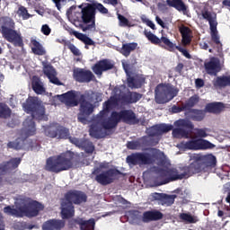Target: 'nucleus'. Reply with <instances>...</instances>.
I'll return each instance as SVG.
<instances>
[{
  "instance_id": "nucleus-1",
  "label": "nucleus",
  "mask_w": 230,
  "mask_h": 230,
  "mask_svg": "<svg viewBox=\"0 0 230 230\" xmlns=\"http://www.w3.org/2000/svg\"><path fill=\"white\" fill-rule=\"evenodd\" d=\"M115 94L106 102L103 105V110L99 113L96 119V123L92 124L90 128V136L92 137H102L109 128H114L119 121H125L126 123H134L136 121V114L132 111H125L120 113L113 112L109 118V112L112 109H116L119 103H123L125 99L119 88L114 89Z\"/></svg>"
},
{
  "instance_id": "nucleus-2",
  "label": "nucleus",
  "mask_w": 230,
  "mask_h": 230,
  "mask_svg": "<svg viewBox=\"0 0 230 230\" xmlns=\"http://www.w3.org/2000/svg\"><path fill=\"white\" fill-rule=\"evenodd\" d=\"M22 107L25 112L31 114V117L23 122V128L21 133L22 139H26L30 136H35V132H37L33 118L36 119H47V117L45 115L44 105H42V102L37 97H29Z\"/></svg>"
},
{
  "instance_id": "nucleus-3",
  "label": "nucleus",
  "mask_w": 230,
  "mask_h": 230,
  "mask_svg": "<svg viewBox=\"0 0 230 230\" xmlns=\"http://www.w3.org/2000/svg\"><path fill=\"white\" fill-rule=\"evenodd\" d=\"M42 209V204L32 201L30 198L19 196L15 199L14 207H5L4 212L13 217H37Z\"/></svg>"
},
{
  "instance_id": "nucleus-4",
  "label": "nucleus",
  "mask_w": 230,
  "mask_h": 230,
  "mask_svg": "<svg viewBox=\"0 0 230 230\" xmlns=\"http://www.w3.org/2000/svg\"><path fill=\"white\" fill-rule=\"evenodd\" d=\"M86 200L87 197L82 191H69L66 196V199L61 204L62 218H71V217H74L75 209L73 208V204H82V202Z\"/></svg>"
},
{
  "instance_id": "nucleus-5",
  "label": "nucleus",
  "mask_w": 230,
  "mask_h": 230,
  "mask_svg": "<svg viewBox=\"0 0 230 230\" xmlns=\"http://www.w3.org/2000/svg\"><path fill=\"white\" fill-rule=\"evenodd\" d=\"M102 102V94L97 93H89L84 95V99L80 104V113L78 119L81 123H87V116L93 114L96 103Z\"/></svg>"
},
{
  "instance_id": "nucleus-6",
  "label": "nucleus",
  "mask_w": 230,
  "mask_h": 230,
  "mask_svg": "<svg viewBox=\"0 0 230 230\" xmlns=\"http://www.w3.org/2000/svg\"><path fill=\"white\" fill-rule=\"evenodd\" d=\"M73 166L71 161V154L66 153L58 156H53L47 160L46 170L49 172H63L64 170H69Z\"/></svg>"
},
{
  "instance_id": "nucleus-7",
  "label": "nucleus",
  "mask_w": 230,
  "mask_h": 230,
  "mask_svg": "<svg viewBox=\"0 0 230 230\" xmlns=\"http://www.w3.org/2000/svg\"><path fill=\"white\" fill-rule=\"evenodd\" d=\"M107 168H109V163H101L94 168L93 175H96L95 181H97L99 184H111V182L114 181L116 171L112 169L105 171Z\"/></svg>"
},
{
  "instance_id": "nucleus-8",
  "label": "nucleus",
  "mask_w": 230,
  "mask_h": 230,
  "mask_svg": "<svg viewBox=\"0 0 230 230\" xmlns=\"http://www.w3.org/2000/svg\"><path fill=\"white\" fill-rule=\"evenodd\" d=\"M155 93L156 103H168L177 96L179 91L170 84H158Z\"/></svg>"
},
{
  "instance_id": "nucleus-9",
  "label": "nucleus",
  "mask_w": 230,
  "mask_h": 230,
  "mask_svg": "<svg viewBox=\"0 0 230 230\" xmlns=\"http://www.w3.org/2000/svg\"><path fill=\"white\" fill-rule=\"evenodd\" d=\"M217 164V158L213 155H207L201 160H195L189 167V173H199V172H208L211 166Z\"/></svg>"
},
{
  "instance_id": "nucleus-10",
  "label": "nucleus",
  "mask_w": 230,
  "mask_h": 230,
  "mask_svg": "<svg viewBox=\"0 0 230 230\" xmlns=\"http://www.w3.org/2000/svg\"><path fill=\"white\" fill-rule=\"evenodd\" d=\"M81 18L84 24L88 25H80V28L83 31H94L96 30L95 19V10L93 5L88 4L86 7H84L81 11Z\"/></svg>"
},
{
  "instance_id": "nucleus-11",
  "label": "nucleus",
  "mask_w": 230,
  "mask_h": 230,
  "mask_svg": "<svg viewBox=\"0 0 230 230\" xmlns=\"http://www.w3.org/2000/svg\"><path fill=\"white\" fill-rule=\"evenodd\" d=\"M178 147L181 150H208L215 148V145L206 139L193 137L189 142H181Z\"/></svg>"
},
{
  "instance_id": "nucleus-12",
  "label": "nucleus",
  "mask_w": 230,
  "mask_h": 230,
  "mask_svg": "<svg viewBox=\"0 0 230 230\" xmlns=\"http://www.w3.org/2000/svg\"><path fill=\"white\" fill-rule=\"evenodd\" d=\"M7 22L9 23H6L5 25L2 26V33L4 39H6L8 42H11L14 46H20V44H22V42L21 34L16 31L10 29L13 28V26H15V23L10 18L7 19Z\"/></svg>"
},
{
  "instance_id": "nucleus-13",
  "label": "nucleus",
  "mask_w": 230,
  "mask_h": 230,
  "mask_svg": "<svg viewBox=\"0 0 230 230\" xmlns=\"http://www.w3.org/2000/svg\"><path fill=\"white\" fill-rule=\"evenodd\" d=\"M44 132L48 137H56V139H67L69 137V129L59 124H51L46 127Z\"/></svg>"
},
{
  "instance_id": "nucleus-14",
  "label": "nucleus",
  "mask_w": 230,
  "mask_h": 230,
  "mask_svg": "<svg viewBox=\"0 0 230 230\" xmlns=\"http://www.w3.org/2000/svg\"><path fill=\"white\" fill-rule=\"evenodd\" d=\"M174 125L178 128L172 130V136L177 138L188 137V131L193 128V124L188 119H180Z\"/></svg>"
},
{
  "instance_id": "nucleus-15",
  "label": "nucleus",
  "mask_w": 230,
  "mask_h": 230,
  "mask_svg": "<svg viewBox=\"0 0 230 230\" xmlns=\"http://www.w3.org/2000/svg\"><path fill=\"white\" fill-rule=\"evenodd\" d=\"M58 98L68 107H76L78 102H80V98H82V94L78 92L70 91L61 95H58Z\"/></svg>"
},
{
  "instance_id": "nucleus-16",
  "label": "nucleus",
  "mask_w": 230,
  "mask_h": 230,
  "mask_svg": "<svg viewBox=\"0 0 230 230\" xmlns=\"http://www.w3.org/2000/svg\"><path fill=\"white\" fill-rule=\"evenodd\" d=\"M127 163L129 166H135V164H148L151 161L148 155L133 154L127 157Z\"/></svg>"
},
{
  "instance_id": "nucleus-17",
  "label": "nucleus",
  "mask_w": 230,
  "mask_h": 230,
  "mask_svg": "<svg viewBox=\"0 0 230 230\" xmlns=\"http://www.w3.org/2000/svg\"><path fill=\"white\" fill-rule=\"evenodd\" d=\"M123 68L125 70V73L128 76V87H131L132 89H137L141 87L142 84H145V78L144 77H131L130 74L128 73V66L125 65V62H122Z\"/></svg>"
},
{
  "instance_id": "nucleus-18",
  "label": "nucleus",
  "mask_w": 230,
  "mask_h": 230,
  "mask_svg": "<svg viewBox=\"0 0 230 230\" xmlns=\"http://www.w3.org/2000/svg\"><path fill=\"white\" fill-rule=\"evenodd\" d=\"M74 78L77 82L88 83L94 78L92 71L77 68L74 70Z\"/></svg>"
},
{
  "instance_id": "nucleus-19",
  "label": "nucleus",
  "mask_w": 230,
  "mask_h": 230,
  "mask_svg": "<svg viewBox=\"0 0 230 230\" xmlns=\"http://www.w3.org/2000/svg\"><path fill=\"white\" fill-rule=\"evenodd\" d=\"M205 69L208 75H217L222 71V63L219 58H212L209 62L205 63Z\"/></svg>"
},
{
  "instance_id": "nucleus-20",
  "label": "nucleus",
  "mask_w": 230,
  "mask_h": 230,
  "mask_svg": "<svg viewBox=\"0 0 230 230\" xmlns=\"http://www.w3.org/2000/svg\"><path fill=\"white\" fill-rule=\"evenodd\" d=\"M173 128V126L168 124H160L156 126H153L152 128L146 130L149 136H161L164 134V132H170Z\"/></svg>"
},
{
  "instance_id": "nucleus-21",
  "label": "nucleus",
  "mask_w": 230,
  "mask_h": 230,
  "mask_svg": "<svg viewBox=\"0 0 230 230\" xmlns=\"http://www.w3.org/2000/svg\"><path fill=\"white\" fill-rule=\"evenodd\" d=\"M113 66L114 65L112 64V62L104 59L95 64V66H93V71L98 76H102L103 71H109V69H112Z\"/></svg>"
},
{
  "instance_id": "nucleus-22",
  "label": "nucleus",
  "mask_w": 230,
  "mask_h": 230,
  "mask_svg": "<svg viewBox=\"0 0 230 230\" xmlns=\"http://www.w3.org/2000/svg\"><path fill=\"white\" fill-rule=\"evenodd\" d=\"M43 73L44 75H46V76H48L51 84L60 85V81H58V78H57V71H55V68H53V66L46 64L45 62H43Z\"/></svg>"
},
{
  "instance_id": "nucleus-23",
  "label": "nucleus",
  "mask_w": 230,
  "mask_h": 230,
  "mask_svg": "<svg viewBox=\"0 0 230 230\" xmlns=\"http://www.w3.org/2000/svg\"><path fill=\"white\" fill-rule=\"evenodd\" d=\"M69 141L73 143V145H75V146H78V148H84L87 154H93V152H94V146L87 140L84 141L75 137H70Z\"/></svg>"
},
{
  "instance_id": "nucleus-24",
  "label": "nucleus",
  "mask_w": 230,
  "mask_h": 230,
  "mask_svg": "<svg viewBox=\"0 0 230 230\" xmlns=\"http://www.w3.org/2000/svg\"><path fill=\"white\" fill-rule=\"evenodd\" d=\"M64 226L63 221L52 219L44 223L43 230H60Z\"/></svg>"
},
{
  "instance_id": "nucleus-25",
  "label": "nucleus",
  "mask_w": 230,
  "mask_h": 230,
  "mask_svg": "<svg viewBox=\"0 0 230 230\" xmlns=\"http://www.w3.org/2000/svg\"><path fill=\"white\" fill-rule=\"evenodd\" d=\"M161 177H167V179H170L171 181H177V179H182L184 177V174H179L177 172L176 169L164 171H160Z\"/></svg>"
},
{
  "instance_id": "nucleus-26",
  "label": "nucleus",
  "mask_w": 230,
  "mask_h": 230,
  "mask_svg": "<svg viewBox=\"0 0 230 230\" xmlns=\"http://www.w3.org/2000/svg\"><path fill=\"white\" fill-rule=\"evenodd\" d=\"M32 89L36 94H44L46 93V88L44 84L40 82V79L37 76L32 77Z\"/></svg>"
},
{
  "instance_id": "nucleus-27",
  "label": "nucleus",
  "mask_w": 230,
  "mask_h": 230,
  "mask_svg": "<svg viewBox=\"0 0 230 230\" xmlns=\"http://www.w3.org/2000/svg\"><path fill=\"white\" fill-rule=\"evenodd\" d=\"M207 112H212L213 114H220L226 106L222 102H212L206 106Z\"/></svg>"
},
{
  "instance_id": "nucleus-28",
  "label": "nucleus",
  "mask_w": 230,
  "mask_h": 230,
  "mask_svg": "<svg viewBox=\"0 0 230 230\" xmlns=\"http://www.w3.org/2000/svg\"><path fill=\"white\" fill-rule=\"evenodd\" d=\"M163 214L159 211H148L145 212L143 216L144 222H150L152 220H161Z\"/></svg>"
},
{
  "instance_id": "nucleus-29",
  "label": "nucleus",
  "mask_w": 230,
  "mask_h": 230,
  "mask_svg": "<svg viewBox=\"0 0 230 230\" xmlns=\"http://www.w3.org/2000/svg\"><path fill=\"white\" fill-rule=\"evenodd\" d=\"M180 32L181 33L182 37V43L184 46H187V44H190L191 42V31L188 27H181Z\"/></svg>"
},
{
  "instance_id": "nucleus-30",
  "label": "nucleus",
  "mask_w": 230,
  "mask_h": 230,
  "mask_svg": "<svg viewBox=\"0 0 230 230\" xmlns=\"http://www.w3.org/2000/svg\"><path fill=\"white\" fill-rule=\"evenodd\" d=\"M31 49L34 55H46V49L39 41H37V40H31Z\"/></svg>"
},
{
  "instance_id": "nucleus-31",
  "label": "nucleus",
  "mask_w": 230,
  "mask_h": 230,
  "mask_svg": "<svg viewBox=\"0 0 230 230\" xmlns=\"http://www.w3.org/2000/svg\"><path fill=\"white\" fill-rule=\"evenodd\" d=\"M77 224H79L82 230H93L94 229V219H89L85 221L84 219H77Z\"/></svg>"
},
{
  "instance_id": "nucleus-32",
  "label": "nucleus",
  "mask_w": 230,
  "mask_h": 230,
  "mask_svg": "<svg viewBox=\"0 0 230 230\" xmlns=\"http://www.w3.org/2000/svg\"><path fill=\"white\" fill-rule=\"evenodd\" d=\"M73 35H75V37H76V39H78L82 42L85 43L87 46H93V44H94V41H93V40H91V38L87 37V35H85L84 33L74 31Z\"/></svg>"
},
{
  "instance_id": "nucleus-33",
  "label": "nucleus",
  "mask_w": 230,
  "mask_h": 230,
  "mask_svg": "<svg viewBox=\"0 0 230 230\" xmlns=\"http://www.w3.org/2000/svg\"><path fill=\"white\" fill-rule=\"evenodd\" d=\"M213 84L216 87H226L230 85V76L217 77L213 81Z\"/></svg>"
},
{
  "instance_id": "nucleus-34",
  "label": "nucleus",
  "mask_w": 230,
  "mask_h": 230,
  "mask_svg": "<svg viewBox=\"0 0 230 230\" xmlns=\"http://www.w3.org/2000/svg\"><path fill=\"white\" fill-rule=\"evenodd\" d=\"M180 218L187 224H197V222H199V217L196 216H191L190 213L180 214Z\"/></svg>"
},
{
  "instance_id": "nucleus-35",
  "label": "nucleus",
  "mask_w": 230,
  "mask_h": 230,
  "mask_svg": "<svg viewBox=\"0 0 230 230\" xmlns=\"http://www.w3.org/2000/svg\"><path fill=\"white\" fill-rule=\"evenodd\" d=\"M166 3L169 6L179 10V12H184V10H186V5H184L181 0H166Z\"/></svg>"
},
{
  "instance_id": "nucleus-36",
  "label": "nucleus",
  "mask_w": 230,
  "mask_h": 230,
  "mask_svg": "<svg viewBox=\"0 0 230 230\" xmlns=\"http://www.w3.org/2000/svg\"><path fill=\"white\" fill-rule=\"evenodd\" d=\"M137 48V43H127L122 46L121 53L124 57H128L131 51H134Z\"/></svg>"
},
{
  "instance_id": "nucleus-37",
  "label": "nucleus",
  "mask_w": 230,
  "mask_h": 230,
  "mask_svg": "<svg viewBox=\"0 0 230 230\" xmlns=\"http://www.w3.org/2000/svg\"><path fill=\"white\" fill-rule=\"evenodd\" d=\"M190 117L193 118V119H196L197 121H200L204 119V116H206L203 111H199V110H191L190 111Z\"/></svg>"
},
{
  "instance_id": "nucleus-38",
  "label": "nucleus",
  "mask_w": 230,
  "mask_h": 230,
  "mask_svg": "<svg viewBox=\"0 0 230 230\" xmlns=\"http://www.w3.org/2000/svg\"><path fill=\"white\" fill-rule=\"evenodd\" d=\"M211 37L212 40L216 42V44L220 43V38L218 37V32L217 31V23L212 22L210 26Z\"/></svg>"
},
{
  "instance_id": "nucleus-39",
  "label": "nucleus",
  "mask_w": 230,
  "mask_h": 230,
  "mask_svg": "<svg viewBox=\"0 0 230 230\" xmlns=\"http://www.w3.org/2000/svg\"><path fill=\"white\" fill-rule=\"evenodd\" d=\"M12 111L4 103H0V118H10Z\"/></svg>"
},
{
  "instance_id": "nucleus-40",
  "label": "nucleus",
  "mask_w": 230,
  "mask_h": 230,
  "mask_svg": "<svg viewBox=\"0 0 230 230\" xmlns=\"http://www.w3.org/2000/svg\"><path fill=\"white\" fill-rule=\"evenodd\" d=\"M9 148H14V150H21L24 146V140L18 138L13 142L8 143Z\"/></svg>"
},
{
  "instance_id": "nucleus-41",
  "label": "nucleus",
  "mask_w": 230,
  "mask_h": 230,
  "mask_svg": "<svg viewBox=\"0 0 230 230\" xmlns=\"http://www.w3.org/2000/svg\"><path fill=\"white\" fill-rule=\"evenodd\" d=\"M118 19H119V25L121 26L122 28H130L132 23L128 19L125 18V16L121 14H118Z\"/></svg>"
},
{
  "instance_id": "nucleus-42",
  "label": "nucleus",
  "mask_w": 230,
  "mask_h": 230,
  "mask_svg": "<svg viewBox=\"0 0 230 230\" xmlns=\"http://www.w3.org/2000/svg\"><path fill=\"white\" fill-rule=\"evenodd\" d=\"M17 13L19 17H22L24 21L30 19L31 17V14L28 13V9L24 6H20Z\"/></svg>"
},
{
  "instance_id": "nucleus-43",
  "label": "nucleus",
  "mask_w": 230,
  "mask_h": 230,
  "mask_svg": "<svg viewBox=\"0 0 230 230\" xmlns=\"http://www.w3.org/2000/svg\"><path fill=\"white\" fill-rule=\"evenodd\" d=\"M151 155L152 157H155V159H160V161H166V156H164V153L161 152L158 149H152Z\"/></svg>"
},
{
  "instance_id": "nucleus-44",
  "label": "nucleus",
  "mask_w": 230,
  "mask_h": 230,
  "mask_svg": "<svg viewBox=\"0 0 230 230\" xmlns=\"http://www.w3.org/2000/svg\"><path fill=\"white\" fill-rule=\"evenodd\" d=\"M145 35L146 39H148V40H150V42H152L153 44H159V42H161V40L150 31H145Z\"/></svg>"
},
{
  "instance_id": "nucleus-45",
  "label": "nucleus",
  "mask_w": 230,
  "mask_h": 230,
  "mask_svg": "<svg viewBox=\"0 0 230 230\" xmlns=\"http://www.w3.org/2000/svg\"><path fill=\"white\" fill-rule=\"evenodd\" d=\"M31 2L33 3L35 8H38L36 10L37 13H39V15H44V5L40 4V0H31Z\"/></svg>"
},
{
  "instance_id": "nucleus-46",
  "label": "nucleus",
  "mask_w": 230,
  "mask_h": 230,
  "mask_svg": "<svg viewBox=\"0 0 230 230\" xmlns=\"http://www.w3.org/2000/svg\"><path fill=\"white\" fill-rule=\"evenodd\" d=\"M202 15L205 19H207V21H208L210 27H211V23L213 22L214 24H217V20H216L217 17L215 16V14H211V13L209 12H204Z\"/></svg>"
},
{
  "instance_id": "nucleus-47",
  "label": "nucleus",
  "mask_w": 230,
  "mask_h": 230,
  "mask_svg": "<svg viewBox=\"0 0 230 230\" xmlns=\"http://www.w3.org/2000/svg\"><path fill=\"white\" fill-rule=\"evenodd\" d=\"M174 200H175V195L164 194L163 204H165L166 206H172Z\"/></svg>"
},
{
  "instance_id": "nucleus-48",
  "label": "nucleus",
  "mask_w": 230,
  "mask_h": 230,
  "mask_svg": "<svg viewBox=\"0 0 230 230\" xmlns=\"http://www.w3.org/2000/svg\"><path fill=\"white\" fill-rule=\"evenodd\" d=\"M141 21L143 22H145V24H146L147 26H149V28H152V30H155V24H154V22L152 21H150L148 19V17H146V15L143 14L141 16Z\"/></svg>"
},
{
  "instance_id": "nucleus-49",
  "label": "nucleus",
  "mask_w": 230,
  "mask_h": 230,
  "mask_svg": "<svg viewBox=\"0 0 230 230\" xmlns=\"http://www.w3.org/2000/svg\"><path fill=\"white\" fill-rule=\"evenodd\" d=\"M164 42V44H166V46L169 48V49H173L175 48V44L172 42L168 38L163 36L160 40V42Z\"/></svg>"
},
{
  "instance_id": "nucleus-50",
  "label": "nucleus",
  "mask_w": 230,
  "mask_h": 230,
  "mask_svg": "<svg viewBox=\"0 0 230 230\" xmlns=\"http://www.w3.org/2000/svg\"><path fill=\"white\" fill-rule=\"evenodd\" d=\"M196 103H199V96L194 95L189 99V101L186 103L187 107H193L196 105Z\"/></svg>"
},
{
  "instance_id": "nucleus-51",
  "label": "nucleus",
  "mask_w": 230,
  "mask_h": 230,
  "mask_svg": "<svg viewBox=\"0 0 230 230\" xmlns=\"http://www.w3.org/2000/svg\"><path fill=\"white\" fill-rule=\"evenodd\" d=\"M142 98V95L137 93H130V103H136L137 102H139V99Z\"/></svg>"
},
{
  "instance_id": "nucleus-52",
  "label": "nucleus",
  "mask_w": 230,
  "mask_h": 230,
  "mask_svg": "<svg viewBox=\"0 0 230 230\" xmlns=\"http://www.w3.org/2000/svg\"><path fill=\"white\" fill-rule=\"evenodd\" d=\"M68 49L73 53V55H75V57H80V55H82L80 49H78V48H76L74 44H69Z\"/></svg>"
},
{
  "instance_id": "nucleus-53",
  "label": "nucleus",
  "mask_w": 230,
  "mask_h": 230,
  "mask_svg": "<svg viewBox=\"0 0 230 230\" xmlns=\"http://www.w3.org/2000/svg\"><path fill=\"white\" fill-rule=\"evenodd\" d=\"M94 7L101 13H109V10L107 8H105V6H103V4H94Z\"/></svg>"
},
{
  "instance_id": "nucleus-54",
  "label": "nucleus",
  "mask_w": 230,
  "mask_h": 230,
  "mask_svg": "<svg viewBox=\"0 0 230 230\" xmlns=\"http://www.w3.org/2000/svg\"><path fill=\"white\" fill-rule=\"evenodd\" d=\"M128 148H129V150H137L139 148V142L137 141L128 142Z\"/></svg>"
},
{
  "instance_id": "nucleus-55",
  "label": "nucleus",
  "mask_w": 230,
  "mask_h": 230,
  "mask_svg": "<svg viewBox=\"0 0 230 230\" xmlns=\"http://www.w3.org/2000/svg\"><path fill=\"white\" fill-rule=\"evenodd\" d=\"M195 136L196 139L197 137H208V133L204 129H198Z\"/></svg>"
},
{
  "instance_id": "nucleus-56",
  "label": "nucleus",
  "mask_w": 230,
  "mask_h": 230,
  "mask_svg": "<svg viewBox=\"0 0 230 230\" xmlns=\"http://www.w3.org/2000/svg\"><path fill=\"white\" fill-rule=\"evenodd\" d=\"M41 32H42L44 35H49V33H51V28H49V25L44 24V25H42V27H41Z\"/></svg>"
},
{
  "instance_id": "nucleus-57",
  "label": "nucleus",
  "mask_w": 230,
  "mask_h": 230,
  "mask_svg": "<svg viewBox=\"0 0 230 230\" xmlns=\"http://www.w3.org/2000/svg\"><path fill=\"white\" fill-rule=\"evenodd\" d=\"M176 49H179L181 53H182V56L185 57L186 58H191V56L188 52V50L181 48V47H176Z\"/></svg>"
},
{
  "instance_id": "nucleus-58",
  "label": "nucleus",
  "mask_w": 230,
  "mask_h": 230,
  "mask_svg": "<svg viewBox=\"0 0 230 230\" xmlns=\"http://www.w3.org/2000/svg\"><path fill=\"white\" fill-rule=\"evenodd\" d=\"M53 3H55L58 10H60L62 8L60 3H69L71 0H52Z\"/></svg>"
},
{
  "instance_id": "nucleus-59",
  "label": "nucleus",
  "mask_w": 230,
  "mask_h": 230,
  "mask_svg": "<svg viewBox=\"0 0 230 230\" xmlns=\"http://www.w3.org/2000/svg\"><path fill=\"white\" fill-rule=\"evenodd\" d=\"M152 197L155 199V200H161V199H164V194H161V193H153Z\"/></svg>"
},
{
  "instance_id": "nucleus-60",
  "label": "nucleus",
  "mask_w": 230,
  "mask_h": 230,
  "mask_svg": "<svg viewBox=\"0 0 230 230\" xmlns=\"http://www.w3.org/2000/svg\"><path fill=\"white\" fill-rule=\"evenodd\" d=\"M74 10H76V7L72 6V7H70V8L68 9V11L66 12V15H67L68 19L73 18V11H74Z\"/></svg>"
},
{
  "instance_id": "nucleus-61",
  "label": "nucleus",
  "mask_w": 230,
  "mask_h": 230,
  "mask_svg": "<svg viewBox=\"0 0 230 230\" xmlns=\"http://www.w3.org/2000/svg\"><path fill=\"white\" fill-rule=\"evenodd\" d=\"M196 87L200 89V87H204V81L202 79H196L195 81Z\"/></svg>"
},
{
  "instance_id": "nucleus-62",
  "label": "nucleus",
  "mask_w": 230,
  "mask_h": 230,
  "mask_svg": "<svg viewBox=\"0 0 230 230\" xmlns=\"http://www.w3.org/2000/svg\"><path fill=\"white\" fill-rule=\"evenodd\" d=\"M103 3L116 6V4H118V0H103Z\"/></svg>"
},
{
  "instance_id": "nucleus-63",
  "label": "nucleus",
  "mask_w": 230,
  "mask_h": 230,
  "mask_svg": "<svg viewBox=\"0 0 230 230\" xmlns=\"http://www.w3.org/2000/svg\"><path fill=\"white\" fill-rule=\"evenodd\" d=\"M183 67H184V65H182L181 63H179L177 65V66L175 67V71H177V73H181V71H182Z\"/></svg>"
},
{
  "instance_id": "nucleus-64",
  "label": "nucleus",
  "mask_w": 230,
  "mask_h": 230,
  "mask_svg": "<svg viewBox=\"0 0 230 230\" xmlns=\"http://www.w3.org/2000/svg\"><path fill=\"white\" fill-rule=\"evenodd\" d=\"M181 111H182V109H181V108H179V107H177V106H173V107L172 108V112H181Z\"/></svg>"
}]
</instances>
